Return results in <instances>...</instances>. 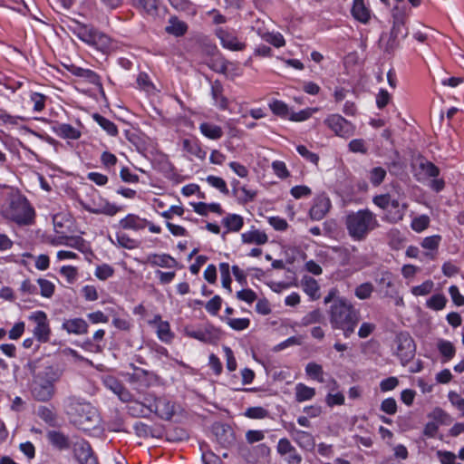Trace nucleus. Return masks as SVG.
Returning <instances> with one entry per match:
<instances>
[{"instance_id": "c03bdc74", "label": "nucleus", "mask_w": 464, "mask_h": 464, "mask_svg": "<svg viewBox=\"0 0 464 464\" xmlns=\"http://www.w3.org/2000/svg\"><path fill=\"white\" fill-rule=\"evenodd\" d=\"M386 175V169L378 166L369 170L368 179L373 187H379L383 182Z\"/></svg>"}, {"instance_id": "58836bf2", "label": "nucleus", "mask_w": 464, "mask_h": 464, "mask_svg": "<svg viewBox=\"0 0 464 464\" xmlns=\"http://www.w3.org/2000/svg\"><path fill=\"white\" fill-rule=\"evenodd\" d=\"M130 2L133 7L145 14H154L158 8L156 0H130Z\"/></svg>"}, {"instance_id": "13d9d810", "label": "nucleus", "mask_w": 464, "mask_h": 464, "mask_svg": "<svg viewBox=\"0 0 464 464\" xmlns=\"http://www.w3.org/2000/svg\"><path fill=\"white\" fill-rule=\"evenodd\" d=\"M38 417L48 425H54L56 415L52 409L47 406H40L37 410Z\"/></svg>"}, {"instance_id": "4d7b16f0", "label": "nucleus", "mask_w": 464, "mask_h": 464, "mask_svg": "<svg viewBox=\"0 0 464 464\" xmlns=\"http://www.w3.org/2000/svg\"><path fill=\"white\" fill-rule=\"evenodd\" d=\"M114 275V268L109 264H102L96 266L94 276L102 281H105Z\"/></svg>"}, {"instance_id": "4be33fe9", "label": "nucleus", "mask_w": 464, "mask_h": 464, "mask_svg": "<svg viewBox=\"0 0 464 464\" xmlns=\"http://www.w3.org/2000/svg\"><path fill=\"white\" fill-rule=\"evenodd\" d=\"M62 329L68 334L82 335L88 333L89 324L82 318H70L63 322Z\"/></svg>"}, {"instance_id": "c9c22d12", "label": "nucleus", "mask_w": 464, "mask_h": 464, "mask_svg": "<svg viewBox=\"0 0 464 464\" xmlns=\"http://www.w3.org/2000/svg\"><path fill=\"white\" fill-rule=\"evenodd\" d=\"M92 119L108 135L111 137L118 135V127L111 120L99 113H94L92 115Z\"/></svg>"}, {"instance_id": "09e8293b", "label": "nucleus", "mask_w": 464, "mask_h": 464, "mask_svg": "<svg viewBox=\"0 0 464 464\" xmlns=\"http://www.w3.org/2000/svg\"><path fill=\"white\" fill-rule=\"evenodd\" d=\"M157 336L163 343H169L173 338L170 325L167 321H160L157 325Z\"/></svg>"}, {"instance_id": "680f3d73", "label": "nucleus", "mask_w": 464, "mask_h": 464, "mask_svg": "<svg viewBox=\"0 0 464 464\" xmlns=\"http://www.w3.org/2000/svg\"><path fill=\"white\" fill-rule=\"evenodd\" d=\"M235 196H237L239 203L246 204L254 200L256 192L243 186L238 188V192Z\"/></svg>"}, {"instance_id": "5fc2aeb1", "label": "nucleus", "mask_w": 464, "mask_h": 464, "mask_svg": "<svg viewBox=\"0 0 464 464\" xmlns=\"http://www.w3.org/2000/svg\"><path fill=\"white\" fill-rule=\"evenodd\" d=\"M434 287V283L430 279H428L419 285H414L411 289V293L414 296H424L429 295Z\"/></svg>"}, {"instance_id": "bf43d9fd", "label": "nucleus", "mask_w": 464, "mask_h": 464, "mask_svg": "<svg viewBox=\"0 0 464 464\" xmlns=\"http://www.w3.org/2000/svg\"><path fill=\"white\" fill-rule=\"evenodd\" d=\"M373 292V285L370 282H365L359 285L355 290L354 295L360 300L368 299Z\"/></svg>"}, {"instance_id": "79ce46f5", "label": "nucleus", "mask_w": 464, "mask_h": 464, "mask_svg": "<svg viewBox=\"0 0 464 464\" xmlns=\"http://www.w3.org/2000/svg\"><path fill=\"white\" fill-rule=\"evenodd\" d=\"M447 297L443 294H434L426 300V306L433 311H440L447 304Z\"/></svg>"}, {"instance_id": "2f4dec72", "label": "nucleus", "mask_w": 464, "mask_h": 464, "mask_svg": "<svg viewBox=\"0 0 464 464\" xmlns=\"http://www.w3.org/2000/svg\"><path fill=\"white\" fill-rule=\"evenodd\" d=\"M241 240L244 244L265 245L268 241L267 235L254 227L252 229L241 234Z\"/></svg>"}, {"instance_id": "c85d7f7f", "label": "nucleus", "mask_w": 464, "mask_h": 464, "mask_svg": "<svg viewBox=\"0 0 464 464\" xmlns=\"http://www.w3.org/2000/svg\"><path fill=\"white\" fill-rule=\"evenodd\" d=\"M198 129L200 133L208 140H218L224 135L222 127L213 122L203 121L199 124Z\"/></svg>"}, {"instance_id": "1a4fd4ad", "label": "nucleus", "mask_w": 464, "mask_h": 464, "mask_svg": "<svg viewBox=\"0 0 464 464\" xmlns=\"http://www.w3.org/2000/svg\"><path fill=\"white\" fill-rule=\"evenodd\" d=\"M29 320L35 324L33 329L34 338L39 343H46L50 341L52 331L50 322L45 312L37 310L30 314Z\"/></svg>"}, {"instance_id": "5701e85b", "label": "nucleus", "mask_w": 464, "mask_h": 464, "mask_svg": "<svg viewBox=\"0 0 464 464\" xmlns=\"http://www.w3.org/2000/svg\"><path fill=\"white\" fill-rule=\"evenodd\" d=\"M351 14L354 20L367 24L371 20L372 10L364 0H353Z\"/></svg>"}, {"instance_id": "412c9836", "label": "nucleus", "mask_w": 464, "mask_h": 464, "mask_svg": "<svg viewBox=\"0 0 464 464\" xmlns=\"http://www.w3.org/2000/svg\"><path fill=\"white\" fill-rule=\"evenodd\" d=\"M210 95L213 100V105L220 111H226L228 108V99L224 95V86L219 80L211 82Z\"/></svg>"}, {"instance_id": "9d476101", "label": "nucleus", "mask_w": 464, "mask_h": 464, "mask_svg": "<svg viewBox=\"0 0 464 464\" xmlns=\"http://www.w3.org/2000/svg\"><path fill=\"white\" fill-rule=\"evenodd\" d=\"M324 124L340 138L348 139L355 132V126L338 113L327 115L324 120Z\"/></svg>"}, {"instance_id": "f8f14e48", "label": "nucleus", "mask_w": 464, "mask_h": 464, "mask_svg": "<svg viewBox=\"0 0 464 464\" xmlns=\"http://www.w3.org/2000/svg\"><path fill=\"white\" fill-rule=\"evenodd\" d=\"M215 34L224 49L232 52H240L244 51L246 47V44L237 37L236 31L233 29L228 27H218L215 30Z\"/></svg>"}, {"instance_id": "0eeeda50", "label": "nucleus", "mask_w": 464, "mask_h": 464, "mask_svg": "<svg viewBox=\"0 0 464 464\" xmlns=\"http://www.w3.org/2000/svg\"><path fill=\"white\" fill-rule=\"evenodd\" d=\"M144 400L150 402L151 414L163 420H170L176 412V402L166 396L157 397L153 393H148Z\"/></svg>"}, {"instance_id": "aec40b11", "label": "nucleus", "mask_w": 464, "mask_h": 464, "mask_svg": "<svg viewBox=\"0 0 464 464\" xmlns=\"http://www.w3.org/2000/svg\"><path fill=\"white\" fill-rule=\"evenodd\" d=\"M145 264L152 267L159 266L162 268H175L178 266V261L169 254L150 253L147 256Z\"/></svg>"}, {"instance_id": "c756f323", "label": "nucleus", "mask_w": 464, "mask_h": 464, "mask_svg": "<svg viewBox=\"0 0 464 464\" xmlns=\"http://www.w3.org/2000/svg\"><path fill=\"white\" fill-rule=\"evenodd\" d=\"M89 45L105 53L111 48V40L107 34L95 29Z\"/></svg>"}, {"instance_id": "72a5a7b5", "label": "nucleus", "mask_w": 464, "mask_h": 464, "mask_svg": "<svg viewBox=\"0 0 464 464\" xmlns=\"http://www.w3.org/2000/svg\"><path fill=\"white\" fill-rule=\"evenodd\" d=\"M222 224L227 232H238L244 226V218L238 214H227L223 218Z\"/></svg>"}, {"instance_id": "bb28decb", "label": "nucleus", "mask_w": 464, "mask_h": 464, "mask_svg": "<svg viewBox=\"0 0 464 464\" xmlns=\"http://www.w3.org/2000/svg\"><path fill=\"white\" fill-rule=\"evenodd\" d=\"M146 218H142L136 214H128L119 222L121 228L135 231L144 229L146 227Z\"/></svg>"}, {"instance_id": "dca6fc26", "label": "nucleus", "mask_w": 464, "mask_h": 464, "mask_svg": "<svg viewBox=\"0 0 464 464\" xmlns=\"http://www.w3.org/2000/svg\"><path fill=\"white\" fill-rule=\"evenodd\" d=\"M413 175L419 182H424L430 178H438L440 169L423 157L419 158V162L413 169Z\"/></svg>"}, {"instance_id": "37998d69", "label": "nucleus", "mask_w": 464, "mask_h": 464, "mask_svg": "<svg viewBox=\"0 0 464 464\" xmlns=\"http://www.w3.org/2000/svg\"><path fill=\"white\" fill-rule=\"evenodd\" d=\"M268 106L275 115L282 119L288 120L290 111L289 107L285 102L280 100H273L271 102H269Z\"/></svg>"}, {"instance_id": "f704fd0d", "label": "nucleus", "mask_w": 464, "mask_h": 464, "mask_svg": "<svg viewBox=\"0 0 464 464\" xmlns=\"http://www.w3.org/2000/svg\"><path fill=\"white\" fill-rule=\"evenodd\" d=\"M437 349L442 356V362H448L454 358L456 348L450 341L439 339L437 342Z\"/></svg>"}, {"instance_id": "473e14b6", "label": "nucleus", "mask_w": 464, "mask_h": 464, "mask_svg": "<svg viewBox=\"0 0 464 464\" xmlns=\"http://www.w3.org/2000/svg\"><path fill=\"white\" fill-rule=\"evenodd\" d=\"M53 131L62 139L78 140L81 137V131L69 123H58Z\"/></svg>"}, {"instance_id": "3c124183", "label": "nucleus", "mask_w": 464, "mask_h": 464, "mask_svg": "<svg viewBox=\"0 0 464 464\" xmlns=\"http://www.w3.org/2000/svg\"><path fill=\"white\" fill-rule=\"evenodd\" d=\"M65 245L72 248H75L82 253H92L87 242L82 237L79 236L67 238Z\"/></svg>"}, {"instance_id": "603ef678", "label": "nucleus", "mask_w": 464, "mask_h": 464, "mask_svg": "<svg viewBox=\"0 0 464 464\" xmlns=\"http://www.w3.org/2000/svg\"><path fill=\"white\" fill-rule=\"evenodd\" d=\"M207 183L212 188H217L220 193L227 195L229 193L226 181L218 176L208 175L206 178Z\"/></svg>"}, {"instance_id": "4c0bfd02", "label": "nucleus", "mask_w": 464, "mask_h": 464, "mask_svg": "<svg viewBox=\"0 0 464 464\" xmlns=\"http://www.w3.org/2000/svg\"><path fill=\"white\" fill-rule=\"evenodd\" d=\"M387 239L390 247L393 250H399L403 246L405 237L398 228H391L387 232Z\"/></svg>"}, {"instance_id": "0e129e2a", "label": "nucleus", "mask_w": 464, "mask_h": 464, "mask_svg": "<svg viewBox=\"0 0 464 464\" xmlns=\"http://www.w3.org/2000/svg\"><path fill=\"white\" fill-rule=\"evenodd\" d=\"M441 241V237L440 235H433L430 237H426L422 239L420 246L424 249H428L430 251H437L439 248V246Z\"/></svg>"}, {"instance_id": "4468645a", "label": "nucleus", "mask_w": 464, "mask_h": 464, "mask_svg": "<svg viewBox=\"0 0 464 464\" xmlns=\"http://www.w3.org/2000/svg\"><path fill=\"white\" fill-rule=\"evenodd\" d=\"M72 449L73 456L79 464H98L91 444L84 439H79L74 441Z\"/></svg>"}, {"instance_id": "de8ad7c7", "label": "nucleus", "mask_w": 464, "mask_h": 464, "mask_svg": "<svg viewBox=\"0 0 464 464\" xmlns=\"http://www.w3.org/2000/svg\"><path fill=\"white\" fill-rule=\"evenodd\" d=\"M319 109L317 107L305 108L296 112H291L288 120L291 121L301 122L307 121L312 115L317 112Z\"/></svg>"}, {"instance_id": "69168bd1", "label": "nucleus", "mask_w": 464, "mask_h": 464, "mask_svg": "<svg viewBox=\"0 0 464 464\" xmlns=\"http://www.w3.org/2000/svg\"><path fill=\"white\" fill-rule=\"evenodd\" d=\"M296 151L298 152V154L304 158L305 160L314 164V165H317L318 164V161H319V156L313 152V151H310L306 146L304 145H297L296 146Z\"/></svg>"}, {"instance_id": "864d4df0", "label": "nucleus", "mask_w": 464, "mask_h": 464, "mask_svg": "<svg viewBox=\"0 0 464 464\" xmlns=\"http://www.w3.org/2000/svg\"><path fill=\"white\" fill-rule=\"evenodd\" d=\"M430 219L427 215H420L412 218L411 227L413 231L420 233L424 231L430 225Z\"/></svg>"}, {"instance_id": "20e7f679", "label": "nucleus", "mask_w": 464, "mask_h": 464, "mask_svg": "<svg viewBox=\"0 0 464 464\" xmlns=\"http://www.w3.org/2000/svg\"><path fill=\"white\" fill-rule=\"evenodd\" d=\"M63 371L59 365H46L33 378L31 393L38 401H49L55 394V384L60 381Z\"/></svg>"}, {"instance_id": "ea45409f", "label": "nucleus", "mask_w": 464, "mask_h": 464, "mask_svg": "<svg viewBox=\"0 0 464 464\" xmlns=\"http://www.w3.org/2000/svg\"><path fill=\"white\" fill-rule=\"evenodd\" d=\"M305 374L312 380L316 381L320 383L324 382V370L321 364L311 362L305 366Z\"/></svg>"}, {"instance_id": "f257e3e1", "label": "nucleus", "mask_w": 464, "mask_h": 464, "mask_svg": "<svg viewBox=\"0 0 464 464\" xmlns=\"http://www.w3.org/2000/svg\"><path fill=\"white\" fill-rule=\"evenodd\" d=\"M329 322L334 330H341L344 338H349L355 331L360 321V312L351 301L345 297L337 296L331 304Z\"/></svg>"}, {"instance_id": "338daca9", "label": "nucleus", "mask_w": 464, "mask_h": 464, "mask_svg": "<svg viewBox=\"0 0 464 464\" xmlns=\"http://www.w3.org/2000/svg\"><path fill=\"white\" fill-rule=\"evenodd\" d=\"M222 306V298L216 295L205 304V309L211 315H217Z\"/></svg>"}, {"instance_id": "a18cd8bd", "label": "nucleus", "mask_w": 464, "mask_h": 464, "mask_svg": "<svg viewBox=\"0 0 464 464\" xmlns=\"http://www.w3.org/2000/svg\"><path fill=\"white\" fill-rule=\"evenodd\" d=\"M229 61L227 60L222 54L212 58L208 63V67L215 72L224 74L227 73Z\"/></svg>"}, {"instance_id": "f3484780", "label": "nucleus", "mask_w": 464, "mask_h": 464, "mask_svg": "<svg viewBox=\"0 0 464 464\" xmlns=\"http://www.w3.org/2000/svg\"><path fill=\"white\" fill-rule=\"evenodd\" d=\"M102 382L104 386L116 394L121 401H129L132 399L130 392L125 388L116 377L107 375L103 377Z\"/></svg>"}, {"instance_id": "9b49d317", "label": "nucleus", "mask_w": 464, "mask_h": 464, "mask_svg": "<svg viewBox=\"0 0 464 464\" xmlns=\"http://www.w3.org/2000/svg\"><path fill=\"white\" fill-rule=\"evenodd\" d=\"M397 349L396 355L402 366L410 362L416 353V344L408 333H400L396 336Z\"/></svg>"}, {"instance_id": "39448f33", "label": "nucleus", "mask_w": 464, "mask_h": 464, "mask_svg": "<svg viewBox=\"0 0 464 464\" xmlns=\"http://www.w3.org/2000/svg\"><path fill=\"white\" fill-rule=\"evenodd\" d=\"M379 226L376 215L369 208L350 211L345 217L348 235L354 241L364 240Z\"/></svg>"}, {"instance_id": "6e6552de", "label": "nucleus", "mask_w": 464, "mask_h": 464, "mask_svg": "<svg viewBox=\"0 0 464 464\" xmlns=\"http://www.w3.org/2000/svg\"><path fill=\"white\" fill-rule=\"evenodd\" d=\"M184 334L204 343L216 344L221 338V331L210 323L198 328L188 325L184 328Z\"/></svg>"}, {"instance_id": "49530a36", "label": "nucleus", "mask_w": 464, "mask_h": 464, "mask_svg": "<svg viewBox=\"0 0 464 464\" xmlns=\"http://www.w3.org/2000/svg\"><path fill=\"white\" fill-rule=\"evenodd\" d=\"M95 28L86 24H78L75 29H73V34L80 39L82 42L87 44L89 45L92 34L94 33Z\"/></svg>"}, {"instance_id": "6e6d98bb", "label": "nucleus", "mask_w": 464, "mask_h": 464, "mask_svg": "<svg viewBox=\"0 0 464 464\" xmlns=\"http://www.w3.org/2000/svg\"><path fill=\"white\" fill-rule=\"evenodd\" d=\"M37 283L40 287V295L43 297L51 298L53 295L55 285L53 282L45 278H39Z\"/></svg>"}, {"instance_id": "a211bd4d", "label": "nucleus", "mask_w": 464, "mask_h": 464, "mask_svg": "<svg viewBox=\"0 0 464 464\" xmlns=\"http://www.w3.org/2000/svg\"><path fill=\"white\" fill-rule=\"evenodd\" d=\"M46 439L49 444L59 451L68 450L72 448V443L71 442L70 438L60 430H48L46 433Z\"/></svg>"}, {"instance_id": "cd10ccee", "label": "nucleus", "mask_w": 464, "mask_h": 464, "mask_svg": "<svg viewBox=\"0 0 464 464\" xmlns=\"http://www.w3.org/2000/svg\"><path fill=\"white\" fill-rule=\"evenodd\" d=\"M256 34L265 42L273 45L276 48H281L285 45V40L283 34L279 32H269L265 29L258 28Z\"/></svg>"}, {"instance_id": "7ed1b4c3", "label": "nucleus", "mask_w": 464, "mask_h": 464, "mask_svg": "<svg viewBox=\"0 0 464 464\" xmlns=\"http://www.w3.org/2000/svg\"><path fill=\"white\" fill-rule=\"evenodd\" d=\"M65 411L72 421L84 431L95 429L100 423L97 410L82 398L68 397L65 401Z\"/></svg>"}, {"instance_id": "ddd939ff", "label": "nucleus", "mask_w": 464, "mask_h": 464, "mask_svg": "<svg viewBox=\"0 0 464 464\" xmlns=\"http://www.w3.org/2000/svg\"><path fill=\"white\" fill-rule=\"evenodd\" d=\"M79 203L82 208L92 214H102L112 217L122 210V207L111 203L103 198H100L99 201L92 200V202L80 200Z\"/></svg>"}, {"instance_id": "423d86ee", "label": "nucleus", "mask_w": 464, "mask_h": 464, "mask_svg": "<svg viewBox=\"0 0 464 464\" xmlns=\"http://www.w3.org/2000/svg\"><path fill=\"white\" fill-rule=\"evenodd\" d=\"M372 203L383 211L382 218L389 224L401 222L408 208L406 202H401L399 198H392L389 193L373 196Z\"/></svg>"}, {"instance_id": "6ab92c4d", "label": "nucleus", "mask_w": 464, "mask_h": 464, "mask_svg": "<svg viewBox=\"0 0 464 464\" xmlns=\"http://www.w3.org/2000/svg\"><path fill=\"white\" fill-rule=\"evenodd\" d=\"M289 432L294 441L302 450L310 451L314 448V439L311 433L297 430L294 424L291 425Z\"/></svg>"}, {"instance_id": "e433bc0d", "label": "nucleus", "mask_w": 464, "mask_h": 464, "mask_svg": "<svg viewBox=\"0 0 464 464\" xmlns=\"http://www.w3.org/2000/svg\"><path fill=\"white\" fill-rule=\"evenodd\" d=\"M315 395V389L299 382L295 387V399L297 402L312 400Z\"/></svg>"}, {"instance_id": "a19ab883", "label": "nucleus", "mask_w": 464, "mask_h": 464, "mask_svg": "<svg viewBox=\"0 0 464 464\" xmlns=\"http://www.w3.org/2000/svg\"><path fill=\"white\" fill-rule=\"evenodd\" d=\"M216 436L218 443L223 447H228L235 440L233 431L229 428L226 429L224 426L216 428Z\"/></svg>"}, {"instance_id": "774afa93", "label": "nucleus", "mask_w": 464, "mask_h": 464, "mask_svg": "<svg viewBox=\"0 0 464 464\" xmlns=\"http://www.w3.org/2000/svg\"><path fill=\"white\" fill-rule=\"evenodd\" d=\"M272 169L276 177L281 179H286L290 176L285 163L282 160H275L272 162Z\"/></svg>"}, {"instance_id": "052dcab7", "label": "nucleus", "mask_w": 464, "mask_h": 464, "mask_svg": "<svg viewBox=\"0 0 464 464\" xmlns=\"http://www.w3.org/2000/svg\"><path fill=\"white\" fill-rule=\"evenodd\" d=\"M30 101L33 103V111L41 112L45 107L46 96L43 93L34 92L30 95Z\"/></svg>"}, {"instance_id": "8fccbe9b", "label": "nucleus", "mask_w": 464, "mask_h": 464, "mask_svg": "<svg viewBox=\"0 0 464 464\" xmlns=\"http://www.w3.org/2000/svg\"><path fill=\"white\" fill-rule=\"evenodd\" d=\"M26 119L19 115H12L6 111L0 109V123L5 126H17Z\"/></svg>"}, {"instance_id": "b1692460", "label": "nucleus", "mask_w": 464, "mask_h": 464, "mask_svg": "<svg viewBox=\"0 0 464 464\" xmlns=\"http://www.w3.org/2000/svg\"><path fill=\"white\" fill-rule=\"evenodd\" d=\"M126 406L127 413L134 418H148L151 415V409L150 402H147L144 399L143 401H127Z\"/></svg>"}, {"instance_id": "7c9ffc66", "label": "nucleus", "mask_w": 464, "mask_h": 464, "mask_svg": "<svg viewBox=\"0 0 464 464\" xmlns=\"http://www.w3.org/2000/svg\"><path fill=\"white\" fill-rule=\"evenodd\" d=\"M182 148L187 153L199 160H205L207 151L201 147V143L198 139H184L182 140Z\"/></svg>"}, {"instance_id": "2eb2a0df", "label": "nucleus", "mask_w": 464, "mask_h": 464, "mask_svg": "<svg viewBox=\"0 0 464 464\" xmlns=\"http://www.w3.org/2000/svg\"><path fill=\"white\" fill-rule=\"evenodd\" d=\"M332 202L325 193L316 195L312 202L308 215L313 221L322 220L330 211Z\"/></svg>"}, {"instance_id": "a878e982", "label": "nucleus", "mask_w": 464, "mask_h": 464, "mask_svg": "<svg viewBox=\"0 0 464 464\" xmlns=\"http://www.w3.org/2000/svg\"><path fill=\"white\" fill-rule=\"evenodd\" d=\"M188 29V26L184 21L180 20L178 16L173 15L169 18L165 31L169 35L181 37L187 34Z\"/></svg>"}, {"instance_id": "f03ea898", "label": "nucleus", "mask_w": 464, "mask_h": 464, "mask_svg": "<svg viewBox=\"0 0 464 464\" xmlns=\"http://www.w3.org/2000/svg\"><path fill=\"white\" fill-rule=\"evenodd\" d=\"M1 216L18 226L32 225L35 210L27 198L18 190L9 192L0 208Z\"/></svg>"}, {"instance_id": "393cba45", "label": "nucleus", "mask_w": 464, "mask_h": 464, "mask_svg": "<svg viewBox=\"0 0 464 464\" xmlns=\"http://www.w3.org/2000/svg\"><path fill=\"white\" fill-rule=\"evenodd\" d=\"M411 9L405 5L397 4L392 10V31H399L406 23Z\"/></svg>"}, {"instance_id": "e2e57ef3", "label": "nucleus", "mask_w": 464, "mask_h": 464, "mask_svg": "<svg viewBox=\"0 0 464 464\" xmlns=\"http://www.w3.org/2000/svg\"><path fill=\"white\" fill-rule=\"evenodd\" d=\"M226 323L235 331L246 330L250 325V320L248 318H227Z\"/></svg>"}]
</instances>
